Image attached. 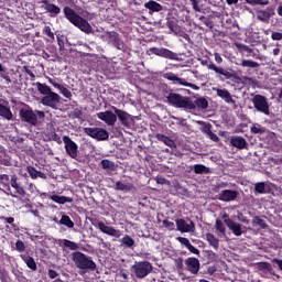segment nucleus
I'll return each instance as SVG.
<instances>
[{
  "label": "nucleus",
  "mask_w": 282,
  "mask_h": 282,
  "mask_svg": "<svg viewBox=\"0 0 282 282\" xmlns=\"http://www.w3.org/2000/svg\"><path fill=\"white\" fill-rule=\"evenodd\" d=\"M63 15H64V19L68 21V23H72L73 26H76L83 33L85 34L94 33V28H91L88 20H85L82 15L76 13V11L69 6H65L63 8Z\"/></svg>",
  "instance_id": "nucleus-1"
},
{
  "label": "nucleus",
  "mask_w": 282,
  "mask_h": 282,
  "mask_svg": "<svg viewBox=\"0 0 282 282\" xmlns=\"http://www.w3.org/2000/svg\"><path fill=\"white\" fill-rule=\"evenodd\" d=\"M165 99H167V102L170 106H173L177 109H184V110H195L196 105L193 104V100L188 96H183L177 93L167 91L166 95H164Z\"/></svg>",
  "instance_id": "nucleus-2"
},
{
  "label": "nucleus",
  "mask_w": 282,
  "mask_h": 282,
  "mask_svg": "<svg viewBox=\"0 0 282 282\" xmlns=\"http://www.w3.org/2000/svg\"><path fill=\"white\" fill-rule=\"evenodd\" d=\"M19 118L23 123L36 127L40 120L43 121L45 119V111L34 110L32 107L28 106V108H20Z\"/></svg>",
  "instance_id": "nucleus-3"
},
{
  "label": "nucleus",
  "mask_w": 282,
  "mask_h": 282,
  "mask_svg": "<svg viewBox=\"0 0 282 282\" xmlns=\"http://www.w3.org/2000/svg\"><path fill=\"white\" fill-rule=\"evenodd\" d=\"M73 263H75L76 268L83 270L85 272H95L97 269L96 263L91 259V257L80 252L75 251L72 253Z\"/></svg>",
  "instance_id": "nucleus-4"
},
{
  "label": "nucleus",
  "mask_w": 282,
  "mask_h": 282,
  "mask_svg": "<svg viewBox=\"0 0 282 282\" xmlns=\"http://www.w3.org/2000/svg\"><path fill=\"white\" fill-rule=\"evenodd\" d=\"M132 272H134V276L138 280H143L144 278L149 276L150 273L153 272V265L149 261H141L135 262L131 265Z\"/></svg>",
  "instance_id": "nucleus-5"
},
{
  "label": "nucleus",
  "mask_w": 282,
  "mask_h": 282,
  "mask_svg": "<svg viewBox=\"0 0 282 282\" xmlns=\"http://www.w3.org/2000/svg\"><path fill=\"white\" fill-rule=\"evenodd\" d=\"M251 102L253 105V108H256L258 112L263 113L265 116L270 115V107L265 96L253 95Z\"/></svg>",
  "instance_id": "nucleus-6"
},
{
  "label": "nucleus",
  "mask_w": 282,
  "mask_h": 282,
  "mask_svg": "<svg viewBox=\"0 0 282 282\" xmlns=\"http://www.w3.org/2000/svg\"><path fill=\"white\" fill-rule=\"evenodd\" d=\"M112 111L117 115V119H119L120 124L126 129H131L133 124V117L129 115L126 110H121L118 107L111 106Z\"/></svg>",
  "instance_id": "nucleus-7"
},
{
  "label": "nucleus",
  "mask_w": 282,
  "mask_h": 282,
  "mask_svg": "<svg viewBox=\"0 0 282 282\" xmlns=\"http://www.w3.org/2000/svg\"><path fill=\"white\" fill-rule=\"evenodd\" d=\"M86 135L90 137L93 140L106 141L109 140V132L102 128H85Z\"/></svg>",
  "instance_id": "nucleus-8"
},
{
  "label": "nucleus",
  "mask_w": 282,
  "mask_h": 282,
  "mask_svg": "<svg viewBox=\"0 0 282 282\" xmlns=\"http://www.w3.org/2000/svg\"><path fill=\"white\" fill-rule=\"evenodd\" d=\"M63 143L66 154L73 160L78 159V144H76L75 141H72L70 137L67 135L63 137Z\"/></svg>",
  "instance_id": "nucleus-9"
},
{
  "label": "nucleus",
  "mask_w": 282,
  "mask_h": 282,
  "mask_svg": "<svg viewBox=\"0 0 282 282\" xmlns=\"http://www.w3.org/2000/svg\"><path fill=\"white\" fill-rule=\"evenodd\" d=\"M106 37L107 41L115 46L117 50H120L121 52L126 51V45L122 39H120V35L116 31H106Z\"/></svg>",
  "instance_id": "nucleus-10"
},
{
  "label": "nucleus",
  "mask_w": 282,
  "mask_h": 282,
  "mask_svg": "<svg viewBox=\"0 0 282 282\" xmlns=\"http://www.w3.org/2000/svg\"><path fill=\"white\" fill-rule=\"evenodd\" d=\"M207 67L209 70L216 72V74L224 76L225 79H231L232 83H237L238 80H240V77L237 76L235 73L228 72L224 67H218L213 62H210Z\"/></svg>",
  "instance_id": "nucleus-11"
},
{
  "label": "nucleus",
  "mask_w": 282,
  "mask_h": 282,
  "mask_svg": "<svg viewBox=\"0 0 282 282\" xmlns=\"http://www.w3.org/2000/svg\"><path fill=\"white\" fill-rule=\"evenodd\" d=\"M164 78L170 80V82H173L174 84H178V85L184 86V87H189L194 91L200 90V87H198L196 84L188 83L186 79L180 78L178 76H176L173 73H165Z\"/></svg>",
  "instance_id": "nucleus-12"
},
{
  "label": "nucleus",
  "mask_w": 282,
  "mask_h": 282,
  "mask_svg": "<svg viewBox=\"0 0 282 282\" xmlns=\"http://www.w3.org/2000/svg\"><path fill=\"white\" fill-rule=\"evenodd\" d=\"M224 224L228 227L229 230H231L232 235L236 237H241L242 235V227L241 224L235 223L227 213H224L223 215Z\"/></svg>",
  "instance_id": "nucleus-13"
},
{
  "label": "nucleus",
  "mask_w": 282,
  "mask_h": 282,
  "mask_svg": "<svg viewBox=\"0 0 282 282\" xmlns=\"http://www.w3.org/2000/svg\"><path fill=\"white\" fill-rule=\"evenodd\" d=\"M150 52L153 53L155 56H160L163 57L165 59H170V61H178V54L172 52L169 48H164V47H151Z\"/></svg>",
  "instance_id": "nucleus-14"
},
{
  "label": "nucleus",
  "mask_w": 282,
  "mask_h": 282,
  "mask_svg": "<svg viewBox=\"0 0 282 282\" xmlns=\"http://www.w3.org/2000/svg\"><path fill=\"white\" fill-rule=\"evenodd\" d=\"M59 102H61V96L57 95L56 93L44 95L41 99L42 105L53 109H57V105Z\"/></svg>",
  "instance_id": "nucleus-15"
},
{
  "label": "nucleus",
  "mask_w": 282,
  "mask_h": 282,
  "mask_svg": "<svg viewBox=\"0 0 282 282\" xmlns=\"http://www.w3.org/2000/svg\"><path fill=\"white\" fill-rule=\"evenodd\" d=\"M117 113L111 110H106L97 113V119L105 122L109 127H113L117 122Z\"/></svg>",
  "instance_id": "nucleus-16"
},
{
  "label": "nucleus",
  "mask_w": 282,
  "mask_h": 282,
  "mask_svg": "<svg viewBox=\"0 0 282 282\" xmlns=\"http://www.w3.org/2000/svg\"><path fill=\"white\" fill-rule=\"evenodd\" d=\"M185 270H187L193 275H197L200 271V261L197 258H187L184 261Z\"/></svg>",
  "instance_id": "nucleus-17"
},
{
  "label": "nucleus",
  "mask_w": 282,
  "mask_h": 282,
  "mask_svg": "<svg viewBox=\"0 0 282 282\" xmlns=\"http://www.w3.org/2000/svg\"><path fill=\"white\" fill-rule=\"evenodd\" d=\"M239 197V192L236 189H223L221 193L218 194V200L224 203H230Z\"/></svg>",
  "instance_id": "nucleus-18"
},
{
  "label": "nucleus",
  "mask_w": 282,
  "mask_h": 282,
  "mask_svg": "<svg viewBox=\"0 0 282 282\" xmlns=\"http://www.w3.org/2000/svg\"><path fill=\"white\" fill-rule=\"evenodd\" d=\"M97 229H99L102 234L110 237L120 238L121 236L120 230L107 226L104 221L97 223Z\"/></svg>",
  "instance_id": "nucleus-19"
},
{
  "label": "nucleus",
  "mask_w": 282,
  "mask_h": 282,
  "mask_svg": "<svg viewBox=\"0 0 282 282\" xmlns=\"http://www.w3.org/2000/svg\"><path fill=\"white\" fill-rule=\"evenodd\" d=\"M175 226L181 234H188L195 230V223L191 221L187 224L184 219L175 220Z\"/></svg>",
  "instance_id": "nucleus-20"
},
{
  "label": "nucleus",
  "mask_w": 282,
  "mask_h": 282,
  "mask_svg": "<svg viewBox=\"0 0 282 282\" xmlns=\"http://www.w3.org/2000/svg\"><path fill=\"white\" fill-rule=\"evenodd\" d=\"M217 96L224 100L225 104L236 105V100L232 98L229 90L226 88H216Z\"/></svg>",
  "instance_id": "nucleus-21"
},
{
  "label": "nucleus",
  "mask_w": 282,
  "mask_h": 282,
  "mask_svg": "<svg viewBox=\"0 0 282 282\" xmlns=\"http://www.w3.org/2000/svg\"><path fill=\"white\" fill-rule=\"evenodd\" d=\"M229 143H231V147L237 148L238 150L246 149L248 145L243 137H231Z\"/></svg>",
  "instance_id": "nucleus-22"
},
{
  "label": "nucleus",
  "mask_w": 282,
  "mask_h": 282,
  "mask_svg": "<svg viewBox=\"0 0 282 282\" xmlns=\"http://www.w3.org/2000/svg\"><path fill=\"white\" fill-rule=\"evenodd\" d=\"M44 10H46L51 18H57V15H59L62 12L61 7L54 3L44 4Z\"/></svg>",
  "instance_id": "nucleus-23"
},
{
  "label": "nucleus",
  "mask_w": 282,
  "mask_h": 282,
  "mask_svg": "<svg viewBox=\"0 0 282 282\" xmlns=\"http://www.w3.org/2000/svg\"><path fill=\"white\" fill-rule=\"evenodd\" d=\"M144 8L149 9L150 14H153L154 12H162L163 6L159 3L158 1L150 0L144 3Z\"/></svg>",
  "instance_id": "nucleus-24"
},
{
  "label": "nucleus",
  "mask_w": 282,
  "mask_h": 282,
  "mask_svg": "<svg viewBox=\"0 0 282 282\" xmlns=\"http://www.w3.org/2000/svg\"><path fill=\"white\" fill-rule=\"evenodd\" d=\"M20 259H22V261L24 263H26V267L29 269H31L32 271H36L37 270V265H36L35 259L32 258L30 254H26V253L20 254Z\"/></svg>",
  "instance_id": "nucleus-25"
},
{
  "label": "nucleus",
  "mask_w": 282,
  "mask_h": 282,
  "mask_svg": "<svg viewBox=\"0 0 282 282\" xmlns=\"http://www.w3.org/2000/svg\"><path fill=\"white\" fill-rule=\"evenodd\" d=\"M10 186L17 191V194L20 197H25V189L18 183V177L15 175H12V178H10Z\"/></svg>",
  "instance_id": "nucleus-26"
},
{
  "label": "nucleus",
  "mask_w": 282,
  "mask_h": 282,
  "mask_svg": "<svg viewBox=\"0 0 282 282\" xmlns=\"http://www.w3.org/2000/svg\"><path fill=\"white\" fill-rule=\"evenodd\" d=\"M205 240H207L208 245L213 247L214 250H218V248L220 247V240L217 239V237L212 232L205 234Z\"/></svg>",
  "instance_id": "nucleus-27"
},
{
  "label": "nucleus",
  "mask_w": 282,
  "mask_h": 282,
  "mask_svg": "<svg viewBox=\"0 0 282 282\" xmlns=\"http://www.w3.org/2000/svg\"><path fill=\"white\" fill-rule=\"evenodd\" d=\"M51 200H53L56 204L65 205V204H72L74 203L73 197H66V196H59V195H51Z\"/></svg>",
  "instance_id": "nucleus-28"
},
{
  "label": "nucleus",
  "mask_w": 282,
  "mask_h": 282,
  "mask_svg": "<svg viewBox=\"0 0 282 282\" xmlns=\"http://www.w3.org/2000/svg\"><path fill=\"white\" fill-rule=\"evenodd\" d=\"M0 118H3L7 121H12L13 113L11 111V108L0 104Z\"/></svg>",
  "instance_id": "nucleus-29"
},
{
  "label": "nucleus",
  "mask_w": 282,
  "mask_h": 282,
  "mask_svg": "<svg viewBox=\"0 0 282 282\" xmlns=\"http://www.w3.org/2000/svg\"><path fill=\"white\" fill-rule=\"evenodd\" d=\"M155 139L160 142H163L166 147L175 148L176 143L171 139V137H167L163 133H156Z\"/></svg>",
  "instance_id": "nucleus-30"
},
{
  "label": "nucleus",
  "mask_w": 282,
  "mask_h": 282,
  "mask_svg": "<svg viewBox=\"0 0 282 282\" xmlns=\"http://www.w3.org/2000/svg\"><path fill=\"white\" fill-rule=\"evenodd\" d=\"M26 171H28V174L31 176L32 180H36L37 177H41L42 180H46V174L41 172V171H37L33 166H28Z\"/></svg>",
  "instance_id": "nucleus-31"
},
{
  "label": "nucleus",
  "mask_w": 282,
  "mask_h": 282,
  "mask_svg": "<svg viewBox=\"0 0 282 282\" xmlns=\"http://www.w3.org/2000/svg\"><path fill=\"white\" fill-rule=\"evenodd\" d=\"M133 188V184H124L123 182L120 181H117L115 184V191L117 192H131Z\"/></svg>",
  "instance_id": "nucleus-32"
},
{
  "label": "nucleus",
  "mask_w": 282,
  "mask_h": 282,
  "mask_svg": "<svg viewBox=\"0 0 282 282\" xmlns=\"http://www.w3.org/2000/svg\"><path fill=\"white\" fill-rule=\"evenodd\" d=\"M194 174H210V167H207L204 164L197 163L193 166Z\"/></svg>",
  "instance_id": "nucleus-33"
},
{
  "label": "nucleus",
  "mask_w": 282,
  "mask_h": 282,
  "mask_svg": "<svg viewBox=\"0 0 282 282\" xmlns=\"http://www.w3.org/2000/svg\"><path fill=\"white\" fill-rule=\"evenodd\" d=\"M121 246H124L126 249H133L135 241L132 237L126 235L123 238L120 239Z\"/></svg>",
  "instance_id": "nucleus-34"
},
{
  "label": "nucleus",
  "mask_w": 282,
  "mask_h": 282,
  "mask_svg": "<svg viewBox=\"0 0 282 282\" xmlns=\"http://www.w3.org/2000/svg\"><path fill=\"white\" fill-rule=\"evenodd\" d=\"M36 88H37L39 94L44 95V96L55 94V91H52L50 86H47L46 84H41L40 82L36 83Z\"/></svg>",
  "instance_id": "nucleus-35"
},
{
  "label": "nucleus",
  "mask_w": 282,
  "mask_h": 282,
  "mask_svg": "<svg viewBox=\"0 0 282 282\" xmlns=\"http://www.w3.org/2000/svg\"><path fill=\"white\" fill-rule=\"evenodd\" d=\"M58 224L64 227H67L68 229H73L75 227V223L67 215H62L61 220H58Z\"/></svg>",
  "instance_id": "nucleus-36"
},
{
  "label": "nucleus",
  "mask_w": 282,
  "mask_h": 282,
  "mask_svg": "<svg viewBox=\"0 0 282 282\" xmlns=\"http://www.w3.org/2000/svg\"><path fill=\"white\" fill-rule=\"evenodd\" d=\"M169 30L173 32L174 34H177L180 32V26L177 24V20L174 18H169L166 23Z\"/></svg>",
  "instance_id": "nucleus-37"
},
{
  "label": "nucleus",
  "mask_w": 282,
  "mask_h": 282,
  "mask_svg": "<svg viewBox=\"0 0 282 282\" xmlns=\"http://www.w3.org/2000/svg\"><path fill=\"white\" fill-rule=\"evenodd\" d=\"M42 34L47 36V42H55V33L52 31V28L50 25H44V28L42 29Z\"/></svg>",
  "instance_id": "nucleus-38"
},
{
  "label": "nucleus",
  "mask_w": 282,
  "mask_h": 282,
  "mask_svg": "<svg viewBox=\"0 0 282 282\" xmlns=\"http://www.w3.org/2000/svg\"><path fill=\"white\" fill-rule=\"evenodd\" d=\"M100 166L102 171H116V163L110 160H101Z\"/></svg>",
  "instance_id": "nucleus-39"
},
{
  "label": "nucleus",
  "mask_w": 282,
  "mask_h": 282,
  "mask_svg": "<svg viewBox=\"0 0 282 282\" xmlns=\"http://www.w3.org/2000/svg\"><path fill=\"white\" fill-rule=\"evenodd\" d=\"M195 109H207L208 108V101L204 97H199L193 101Z\"/></svg>",
  "instance_id": "nucleus-40"
},
{
  "label": "nucleus",
  "mask_w": 282,
  "mask_h": 282,
  "mask_svg": "<svg viewBox=\"0 0 282 282\" xmlns=\"http://www.w3.org/2000/svg\"><path fill=\"white\" fill-rule=\"evenodd\" d=\"M252 224L257 225L258 227H260L263 230L269 228V225L265 223L264 219L260 218V216H253Z\"/></svg>",
  "instance_id": "nucleus-41"
},
{
  "label": "nucleus",
  "mask_w": 282,
  "mask_h": 282,
  "mask_svg": "<svg viewBox=\"0 0 282 282\" xmlns=\"http://www.w3.org/2000/svg\"><path fill=\"white\" fill-rule=\"evenodd\" d=\"M241 67L243 68H259L260 64L258 62L251 61V59H242L241 61Z\"/></svg>",
  "instance_id": "nucleus-42"
},
{
  "label": "nucleus",
  "mask_w": 282,
  "mask_h": 282,
  "mask_svg": "<svg viewBox=\"0 0 282 282\" xmlns=\"http://www.w3.org/2000/svg\"><path fill=\"white\" fill-rule=\"evenodd\" d=\"M270 17H271L270 13L265 10H260V11L257 12V19L260 20L263 23L269 22Z\"/></svg>",
  "instance_id": "nucleus-43"
},
{
  "label": "nucleus",
  "mask_w": 282,
  "mask_h": 282,
  "mask_svg": "<svg viewBox=\"0 0 282 282\" xmlns=\"http://www.w3.org/2000/svg\"><path fill=\"white\" fill-rule=\"evenodd\" d=\"M63 247L66 248V249L72 250V251H76V250L79 249L78 243L73 242V241H70V240H68V239H64V240H63Z\"/></svg>",
  "instance_id": "nucleus-44"
},
{
  "label": "nucleus",
  "mask_w": 282,
  "mask_h": 282,
  "mask_svg": "<svg viewBox=\"0 0 282 282\" xmlns=\"http://www.w3.org/2000/svg\"><path fill=\"white\" fill-rule=\"evenodd\" d=\"M14 246V250H17L19 253H23L26 250L25 242H23L21 239H18Z\"/></svg>",
  "instance_id": "nucleus-45"
},
{
  "label": "nucleus",
  "mask_w": 282,
  "mask_h": 282,
  "mask_svg": "<svg viewBox=\"0 0 282 282\" xmlns=\"http://www.w3.org/2000/svg\"><path fill=\"white\" fill-rule=\"evenodd\" d=\"M216 230L221 234L223 236H226V227L225 224H223V221L220 219L216 220Z\"/></svg>",
  "instance_id": "nucleus-46"
},
{
  "label": "nucleus",
  "mask_w": 282,
  "mask_h": 282,
  "mask_svg": "<svg viewBox=\"0 0 282 282\" xmlns=\"http://www.w3.org/2000/svg\"><path fill=\"white\" fill-rule=\"evenodd\" d=\"M253 191L257 194H265V183L261 182V183H256Z\"/></svg>",
  "instance_id": "nucleus-47"
},
{
  "label": "nucleus",
  "mask_w": 282,
  "mask_h": 282,
  "mask_svg": "<svg viewBox=\"0 0 282 282\" xmlns=\"http://www.w3.org/2000/svg\"><path fill=\"white\" fill-rule=\"evenodd\" d=\"M251 132L253 134H263L265 132V128L260 124H254L251 127Z\"/></svg>",
  "instance_id": "nucleus-48"
},
{
  "label": "nucleus",
  "mask_w": 282,
  "mask_h": 282,
  "mask_svg": "<svg viewBox=\"0 0 282 282\" xmlns=\"http://www.w3.org/2000/svg\"><path fill=\"white\" fill-rule=\"evenodd\" d=\"M56 40H57L58 50L61 52H64V50H65L64 35H62V34L56 35Z\"/></svg>",
  "instance_id": "nucleus-49"
},
{
  "label": "nucleus",
  "mask_w": 282,
  "mask_h": 282,
  "mask_svg": "<svg viewBox=\"0 0 282 282\" xmlns=\"http://www.w3.org/2000/svg\"><path fill=\"white\" fill-rule=\"evenodd\" d=\"M163 227H164L165 229L170 230V231H173V230L176 229V225H174L173 221L167 220V219H164V220H163Z\"/></svg>",
  "instance_id": "nucleus-50"
},
{
  "label": "nucleus",
  "mask_w": 282,
  "mask_h": 282,
  "mask_svg": "<svg viewBox=\"0 0 282 282\" xmlns=\"http://www.w3.org/2000/svg\"><path fill=\"white\" fill-rule=\"evenodd\" d=\"M189 3L192 4L194 12H202V9L199 6L202 3V0H189Z\"/></svg>",
  "instance_id": "nucleus-51"
},
{
  "label": "nucleus",
  "mask_w": 282,
  "mask_h": 282,
  "mask_svg": "<svg viewBox=\"0 0 282 282\" xmlns=\"http://www.w3.org/2000/svg\"><path fill=\"white\" fill-rule=\"evenodd\" d=\"M246 2L248 4H251V6H256V4L267 6V4H269V1H265V0H246Z\"/></svg>",
  "instance_id": "nucleus-52"
},
{
  "label": "nucleus",
  "mask_w": 282,
  "mask_h": 282,
  "mask_svg": "<svg viewBox=\"0 0 282 282\" xmlns=\"http://www.w3.org/2000/svg\"><path fill=\"white\" fill-rule=\"evenodd\" d=\"M0 183L4 186L10 185V175L8 174H0Z\"/></svg>",
  "instance_id": "nucleus-53"
},
{
  "label": "nucleus",
  "mask_w": 282,
  "mask_h": 282,
  "mask_svg": "<svg viewBox=\"0 0 282 282\" xmlns=\"http://www.w3.org/2000/svg\"><path fill=\"white\" fill-rule=\"evenodd\" d=\"M58 91H61L64 98H67V99L72 98V91L66 87L59 88Z\"/></svg>",
  "instance_id": "nucleus-54"
},
{
  "label": "nucleus",
  "mask_w": 282,
  "mask_h": 282,
  "mask_svg": "<svg viewBox=\"0 0 282 282\" xmlns=\"http://www.w3.org/2000/svg\"><path fill=\"white\" fill-rule=\"evenodd\" d=\"M174 264H175V268L177 269V271H182L184 268L183 258L175 259Z\"/></svg>",
  "instance_id": "nucleus-55"
},
{
  "label": "nucleus",
  "mask_w": 282,
  "mask_h": 282,
  "mask_svg": "<svg viewBox=\"0 0 282 282\" xmlns=\"http://www.w3.org/2000/svg\"><path fill=\"white\" fill-rule=\"evenodd\" d=\"M237 218H238V221H240L242 224H247V225L250 224V220L247 219V217L242 213H240V212H238Z\"/></svg>",
  "instance_id": "nucleus-56"
},
{
  "label": "nucleus",
  "mask_w": 282,
  "mask_h": 282,
  "mask_svg": "<svg viewBox=\"0 0 282 282\" xmlns=\"http://www.w3.org/2000/svg\"><path fill=\"white\" fill-rule=\"evenodd\" d=\"M23 72L26 74L29 77H31L32 80L35 79V74L31 70V68L26 65L23 66Z\"/></svg>",
  "instance_id": "nucleus-57"
},
{
  "label": "nucleus",
  "mask_w": 282,
  "mask_h": 282,
  "mask_svg": "<svg viewBox=\"0 0 282 282\" xmlns=\"http://www.w3.org/2000/svg\"><path fill=\"white\" fill-rule=\"evenodd\" d=\"M177 241L184 246L185 248H187L188 246H192L191 240H188L187 238H183V237H178Z\"/></svg>",
  "instance_id": "nucleus-58"
},
{
  "label": "nucleus",
  "mask_w": 282,
  "mask_h": 282,
  "mask_svg": "<svg viewBox=\"0 0 282 282\" xmlns=\"http://www.w3.org/2000/svg\"><path fill=\"white\" fill-rule=\"evenodd\" d=\"M237 48L243 52H247L249 54L252 53V48L250 46H247L245 44H237Z\"/></svg>",
  "instance_id": "nucleus-59"
},
{
  "label": "nucleus",
  "mask_w": 282,
  "mask_h": 282,
  "mask_svg": "<svg viewBox=\"0 0 282 282\" xmlns=\"http://www.w3.org/2000/svg\"><path fill=\"white\" fill-rule=\"evenodd\" d=\"M185 248H187V250L189 252L194 253L195 256H199L200 254V250H198L194 245L187 246Z\"/></svg>",
  "instance_id": "nucleus-60"
},
{
  "label": "nucleus",
  "mask_w": 282,
  "mask_h": 282,
  "mask_svg": "<svg viewBox=\"0 0 282 282\" xmlns=\"http://www.w3.org/2000/svg\"><path fill=\"white\" fill-rule=\"evenodd\" d=\"M47 276L51 280H55L59 274L54 269H48Z\"/></svg>",
  "instance_id": "nucleus-61"
},
{
  "label": "nucleus",
  "mask_w": 282,
  "mask_h": 282,
  "mask_svg": "<svg viewBox=\"0 0 282 282\" xmlns=\"http://www.w3.org/2000/svg\"><path fill=\"white\" fill-rule=\"evenodd\" d=\"M272 41H281L282 40V33L273 31L271 34Z\"/></svg>",
  "instance_id": "nucleus-62"
},
{
  "label": "nucleus",
  "mask_w": 282,
  "mask_h": 282,
  "mask_svg": "<svg viewBox=\"0 0 282 282\" xmlns=\"http://www.w3.org/2000/svg\"><path fill=\"white\" fill-rule=\"evenodd\" d=\"M72 117L75 118V119H80L82 118V110L79 108H76L75 110H73Z\"/></svg>",
  "instance_id": "nucleus-63"
},
{
  "label": "nucleus",
  "mask_w": 282,
  "mask_h": 282,
  "mask_svg": "<svg viewBox=\"0 0 282 282\" xmlns=\"http://www.w3.org/2000/svg\"><path fill=\"white\" fill-rule=\"evenodd\" d=\"M203 132H204L205 134L213 133V131H212V124H210V123H205V126L203 127Z\"/></svg>",
  "instance_id": "nucleus-64"
}]
</instances>
